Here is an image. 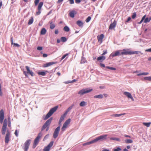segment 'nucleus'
Wrapping results in <instances>:
<instances>
[{
    "label": "nucleus",
    "instance_id": "obj_27",
    "mask_svg": "<svg viewBox=\"0 0 151 151\" xmlns=\"http://www.w3.org/2000/svg\"><path fill=\"white\" fill-rule=\"evenodd\" d=\"M47 31L45 28H43L41 30L40 34L42 35H44L45 34Z\"/></svg>",
    "mask_w": 151,
    "mask_h": 151
},
{
    "label": "nucleus",
    "instance_id": "obj_19",
    "mask_svg": "<svg viewBox=\"0 0 151 151\" xmlns=\"http://www.w3.org/2000/svg\"><path fill=\"white\" fill-rule=\"evenodd\" d=\"M66 115H65V114L64 113L63 115L61 116L59 122V124H60L62 122V121L64 120Z\"/></svg>",
    "mask_w": 151,
    "mask_h": 151
},
{
    "label": "nucleus",
    "instance_id": "obj_60",
    "mask_svg": "<svg viewBox=\"0 0 151 151\" xmlns=\"http://www.w3.org/2000/svg\"><path fill=\"white\" fill-rule=\"evenodd\" d=\"M77 81L76 80V79H74L72 81H71L70 82H69L68 83H73V82H76V81Z\"/></svg>",
    "mask_w": 151,
    "mask_h": 151
},
{
    "label": "nucleus",
    "instance_id": "obj_29",
    "mask_svg": "<svg viewBox=\"0 0 151 151\" xmlns=\"http://www.w3.org/2000/svg\"><path fill=\"white\" fill-rule=\"evenodd\" d=\"M33 22V17H31V19L29 20L28 22V24L30 25L32 24Z\"/></svg>",
    "mask_w": 151,
    "mask_h": 151
},
{
    "label": "nucleus",
    "instance_id": "obj_59",
    "mask_svg": "<svg viewBox=\"0 0 151 151\" xmlns=\"http://www.w3.org/2000/svg\"><path fill=\"white\" fill-rule=\"evenodd\" d=\"M47 55L45 53V54H43V57L44 58L46 57H47Z\"/></svg>",
    "mask_w": 151,
    "mask_h": 151
},
{
    "label": "nucleus",
    "instance_id": "obj_33",
    "mask_svg": "<svg viewBox=\"0 0 151 151\" xmlns=\"http://www.w3.org/2000/svg\"><path fill=\"white\" fill-rule=\"evenodd\" d=\"M50 28L51 29H53L55 27V25L52 23V22H51L50 23Z\"/></svg>",
    "mask_w": 151,
    "mask_h": 151
},
{
    "label": "nucleus",
    "instance_id": "obj_15",
    "mask_svg": "<svg viewBox=\"0 0 151 151\" xmlns=\"http://www.w3.org/2000/svg\"><path fill=\"white\" fill-rule=\"evenodd\" d=\"M124 94L126 95L127 97H128L129 98H130L132 101H134V99L133 97H132L131 94L127 92H124Z\"/></svg>",
    "mask_w": 151,
    "mask_h": 151
},
{
    "label": "nucleus",
    "instance_id": "obj_57",
    "mask_svg": "<svg viewBox=\"0 0 151 151\" xmlns=\"http://www.w3.org/2000/svg\"><path fill=\"white\" fill-rule=\"evenodd\" d=\"M145 51L147 52H151V48L150 49H147L145 50Z\"/></svg>",
    "mask_w": 151,
    "mask_h": 151
},
{
    "label": "nucleus",
    "instance_id": "obj_44",
    "mask_svg": "<svg viewBox=\"0 0 151 151\" xmlns=\"http://www.w3.org/2000/svg\"><path fill=\"white\" fill-rule=\"evenodd\" d=\"M3 95V93L1 91V85L0 83V96H2Z\"/></svg>",
    "mask_w": 151,
    "mask_h": 151
},
{
    "label": "nucleus",
    "instance_id": "obj_34",
    "mask_svg": "<svg viewBox=\"0 0 151 151\" xmlns=\"http://www.w3.org/2000/svg\"><path fill=\"white\" fill-rule=\"evenodd\" d=\"M37 73L39 75H41L43 76H45L46 75V73L44 72L39 71Z\"/></svg>",
    "mask_w": 151,
    "mask_h": 151
},
{
    "label": "nucleus",
    "instance_id": "obj_38",
    "mask_svg": "<svg viewBox=\"0 0 151 151\" xmlns=\"http://www.w3.org/2000/svg\"><path fill=\"white\" fill-rule=\"evenodd\" d=\"M61 40L63 42H65L67 41V38L64 37H62L61 38Z\"/></svg>",
    "mask_w": 151,
    "mask_h": 151
},
{
    "label": "nucleus",
    "instance_id": "obj_61",
    "mask_svg": "<svg viewBox=\"0 0 151 151\" xmlns=\"http://www.w3.org/2000/svg\"><path fill=\"white\" fill-rule=\"evenodd\" d=\"M146 17V15H145L144 16H143V17H142L141 20H142L143 21L145 19V18Z\"/></svg>",
    "mask_w": 151,
    "mask_h": 151
},
{
    "label": "nucleus",
    "instance_id": "obj_36",
    "mask_svg": "<svg viewBox=\"0 0 151 151\" xmlns=\"http://www.w3.org/2000/svg\"><path fill=\"white\" fill-rule=\"evenodd\" d=\"M86 104V102H85L84 101H83L81 102L80 104L79 105L81 106H85Z\"/></svg>",
    "mask_w": 151,
    "mask_h": 151
},
{
    "label": "nucleus",
    "instance_id": "obj_47",
    "mask_svg": "<svg viewBox=\"0 0 151 151\" xmlns=\"http://www.w3.org/2000/svg\"><path fill=\"white\" fill-rule=\"evenodd\" d=\"M136 15L137 14L136 13L134 12L132 16V18L133 19H134L136 17Z\"/></svg>",
    "mask_w": 151,
    "mask_h": 151
},
{
    "label": "nucleus",
    "instance_id": "obj_18",
    "mask_svg": "<svg viewBox=\"0 0 151 151\" xmlns=\"http://www.w3.org/2000/svg\"><path fill=\"white\" fill-rule=\"evenodd\" d=\"M57 63V62H50L49 63H47L44 65V66L45 67H47L53 64H56Z\"/></svg>",
    "mask_w": 151,
    "mask_h": 151
},
{
    "label": "nucleus",
    "instance_id": "obj_10",
    "mask_svg": "<svg viewBox=\"0 0 151 151\" xmlns=\"http://www.w3.org/2000/svg\"><path fill=\"white\" fill-rule=\"evenodd\" d=\"M123 51L121 53L122 55H131V51H130L129 49H124Z\"/></svg>",
    "mask_w": 151,
    "mask_h": 151
},
{
    "label": "nucleus",
    "instance_id": "obj_45",
    "mask_svg": "<svg viewBox=\"0 0 151 151\" xmlns=\"http://www.w3.org/2000/svg\"><path fill=\"white\" fill-rule=\"evenodd\" d=\"M91 17L90 16H89L88 17V18L86 20V22L88 23L89 22V21L91 20Z\"/></svg>",
    "mask_w": 151,
    "mask_h": 151
},
{
    "label": "nucleus",
    "instance_id": "obj_52",
    "mask_svg": "<svg viewBox=\"0 0 151 151\" xmlns=\"http://www.w3.org/2000/svg\"><path fill=\"white\" fill-rule=\"evenodd\" d=\"M38 11L36 12V14L37 15H39L41 13V10H38Z\"/></svg>",
    "mask_w": 151,
    "mask_h": 151
},
{
    "label": "nucleus",
    "instance_id": "obj_4",
    "mask_svg": "<svg viewBox=\"0 0 151 151\" xmlns=\"http://www.w3.org/2000/svg\"><path fill=\"white\" fill-rule=\"evenodd\" d=\"M25 68L27 70V72L25 71L23 72V73L25 76L27 77H28L27 74H29L32 76H34V74L32 71L30 70L29 67L28 66H26Z\"/></svg>",
    "mask_w": 151,
    "mask_h": 151
},
{
    "label": "nucleus",
    "instance_id": "obj_8",
    "mask_svg": "<svg viewBox=\"0 0 151 151\" xmlns=\"http://www.w3.org/2000/svg\"><path fill=\"white\" fill-rule=\"evenodd\" d=\"M70 119H67L64 123L63 127L61 128L62 131H64L65 130L66 128L67 127L68 125L70 124Z\"/></svg>",
    "mask_w": 151,
    "mask_h": 151
},
{
    "label": "nucleus",
    "instance_id": "obj_22",
    "mask_svg": "<svg viewBox=\"0 0 151 151\" xmlns=\"http://www.w3.org/2000/svg\"><path fill=\"white\" fill-rule=\"evenodd\" d=\"M76 13L75 11H72L69 13V16L72 18H73L74 17V15Z\"/></svg>",
    "mask_w": 151,
    "mask_h": 151
},
{
    "label": "nucleus",
    "instance_id": "obj_39",
    "mask_svg": "<svg viewBox=\"0 0 151 151\" xmlns=\"http://www.w3.org/2000/svg\"><path fill=\"white\" fill-rule=\"evenodd\" d=\"M93 143H94V142L93 140L90 142L83 144V145L85 146V145H90V144H91Z\"/></svg>",
    "mask_w": 151,
    "mask_h": 151
},
{
    "label": "nucleus",
    "instance_id": "obj_7",
    "mask_svg": "<svg viewBox=\"0 0 151 151\" xmlns=\"http://www.w3.org/2000/svg\"><path fill=\"white\" fill-rule=\"evenodd\" d=\"M107 136V135L106 134L101 135L93 140V142L94 143L99 140H101V141L103 140L106 139V137Z\"/></svg>",
    "mask_w": 151,
    "mask_h": 151
},
{
    "label": "nucleus",
    "instance_id": "obj_1",
    "mask_svg": "<svg viewBox=\"0 0 151 151\" xmlns=\"http://www.w3.org/2000/svg\"><path fill=\"white\" fill-rule=\"evenodd\" d=\"M58 108V106H56L55 107L52 108L46 114L45 117L44 118V119L45 120L48 119L51 116L53 113L55 112L57 109Z\"/></svg>",
    "mask_w": 151,
    "mask_h": 151
},
{
    "label": "nucleus",
    "instance_id": "obj_63",
    "mask_svg": "<svg viewBox=\"0 0 151 151\" xmlns=\"http://www.w3.org/2000/svg\"><path fill=\"white\" fill-rule=\"evenodd\" d=\"M2 4V2L0 0V9H1Z\"/></svg>",
    "mask_w": 151,
    "mask_h": 151
},
{
    "label": "nucleus",
    "instance_id": "obj_26",
    "mask_svg": "<svg viewBox=\"0 0 151 151\" xmlns=\"http://www.w3.org/2000/svg\"><path fill=\"white\" fill-rule=\"evenodd\" d=\"M43 4V3L42 2H41L39 3L37 7L38 10H41Z\"/></svg>",
    "mask_w": 151,
    "mask_h": 151
},
{
    "label": "nucleus",
    "instance_id": "obj_14",
    "mask_svg": "<svg viewBox=\"0 0 151 151\" xmlns=\"http://www.w3.org/2000/svg\"><path fill=\"white\" fill-rule=\"evenodd\" d=\"M104 36L103 34H101L100 35H98L97 36L98 41L100 43H101L103 42V39L104 38Z\"/></svg>",
    "mask_w": 151,
    "mask_h": 151
},
{
    "label": "nucleus",
    "instance_id": "obj_3",
    "mask_svg": "<svg viewBox=\"0 0 151 151\" xmlns=\"http://www.w3.org/2000/svg\"><path fill=\"white\" fill-rule=\"evenodd\" d=\"M92 89H89L88 88L83 89L80 90L78 92V94L81 95H83L85 93H87L91 91Z\"/></svg>",
    "mask_w": 151,
    "mask_h": 151
},
{
    "label": "nucleus",
    "instance_id": "obj_23",
    "mask_svg": "<svg viewBox=\"0 0 151 151\" xmlns=\"http://www.w3.org/2000/svg\"><path fill=\"white\" fill-rule=\"evenodd\" d=\"M77 24L80 27H82L83 25V23L80 20H78L76 22Z\"/></svg>",
    "mask_w": 151,
    "mask_h": 151
},
{
    "label": "nucleus",
    "instance_id": "obj_21",
    "mask_svg": "<svg viewBox=\"0 0 151 151\" xmlns=\"http://www.w3.org/2000/svg\"><path fill=\"white\" fill-rule=\"evenodd\" d=\"M106 58L104 56H99L97 58V60L98 61L100 62H102L103 60H105Z\"/></svg>",
    "mask_w": 151,
    "mask_h": 151
},
{
    "label": "nucleus",
    "instance_id": "obj_25",
    "mask_svg": "<svg viewBox=\"0 0 151 151\" xmlns=\"http://www.w3.org/2000/svg\"><path fill=\"white\" fill-rule=\"evenodd\" d=\"M142 124L143 125L146 126L147 127H150L151 124V122H143L142 123Z\"/></svg>",
    "mask_w": 151,
    "mask_h": 151
},
{
    "label": "nucleus",
    "instance_id": "obj_50",
    "mask_svg": "<svg viewBox=\"0 0 151 151\" xmlns=\"http://www.w3.org/2000/svg\"><path fill=\"white\" fill-rule=\"evenodd\" d=\"M68 55V54H66L63 55L61 58V60L65 58L67 55Z\"/></svg>",
    "mask_w": 151,
    "mask_h": 151
},
{
    "label": "nucleus",
    "instance_id": "obj_37",
    "mask_svg": "<svg viewBox=\"0 0 151 151\" xmlns=\"http://www.w3.org/2000/svg\"><path fill=\"white\" fill-rule=\"evenodd\" d=\"M148 74H149V73H148L145 72V73H140L138 74H137V76H142V75L145 76V75H148Z\"/></svg>",
    "mask_w": 151,
    "mask_h": 151
},
{
    "label": "nucleus",
    "instance_id": "obj_13",
    "mask_svg": "<svg viewBox=\"0 0 151 151\" xmlns=\"http://www.w3.org/2000/svg\"><path fill=\"white\" fill-rule=\"evenodd\" d=\"M4 119V113L3 109H1L0 111V122L2 124Z\"/></svg>",
    "mask_w": 151,
    "mask_h": 151
},
{
    "label": "nucleus",
    "instance_id": "obj_53",
    "mask_svg": "<svg viewBox=\"0 0 151 151\" xmlns=\"http://www.w3.org/2000/svg\"><path fill=\"white\" fill-rule=\"evenodd\" d=\"M69 1L70 4H73L74 3V0H69Z\"/></svg>",
    "mask_w": 151,
    "mask_h": 151
},
{
    "label": "nucleus",
    "instance_id": "obj_49",
    "mask_svg": "<svg viewBox=\"0 0 151 151\" xmlns=\"http://www.w3.org/2000/svg\"><path fill=\"white\" fill-rule=\"evenodd\" d=\"M18 132H19L17 130H16L14 134H15V136L17 137L18 136Z\"/></svg>",
    "mask_w": 151,
    "mask_h": 151
},
{
    "label": "nucleus",
    "instance_id": "obj_55",
    "mask_svg": "<svg viewBox=\"0 0 151 151\" xmlns=\"http://www.w3.org/2000/svg\"><path fill=\"white\" fill-rule=\"evenodd\" d=\"M13 45L14 46H15L17 47H19L20 46V45L17 43H14L13 44Z\"/></svg>",
    "mask_w": 151,
    "mask_h": 151
},
{
    "label": "nucleus",
    "instance_id": "obj_42",
    "mask_svg": "<svg viewBox=\"0 0 151 151\" xmlns=\"http://www.w3.org/2000/svg\"><path fill=\"white\" fill-rule=\"evenodd\" d=\"M110 139L111 140H115L117 141H120V139L119 138H115V137H111L110 138Z\"/></svg>",
    "mask_w": 151,
    "mask_h": 151
},
{
    "label": "nucleus",
    "instance_id": "obj_48",
    "mask_svg": "<svg viewBox=\"0 0 151 151\" xmlns=\"http://www.w3.org/2000/svg\"><path fill=\"white\" fill-rule=\"evenodd\" d=\"M40 0H35L34 1V3L35 4V5L36 6L38 4V3L39 2Z\"/></svg>",
    "mask_w": 151,
    "mask_h": 151
},
{
    "label": "nucleus",
    "instance_id": "obj_17",
    "mask_svg": "<svg viewBox=\"0 0 151 151\" xmlns=\"http://www.w3.org/2000/svg\"><path fill=\"white\" fill-rule=\"evenodd\" d=\"M120 50H117L114 53H112L111 54V56L114 57L116 56L121 55V53H120Z\"/></svg>",
    "mask_w": 151,
    "mask_h": 151
},
{
    "label": "nucleus",
    "instance_id": "obj_16",
    "mask_svg": "<svg viewBox=\"0 0 151 151\" xmlns=\"http://www.w3.org/2000/svg\"><path fill=\"white\" fill-rule=\"evenodd\" d=\"M116 21L115 20H114V21L113 23H111L110 24V25L109 27V29H113L114 28L116 27Z\"/></svg>",
    "mask_w": 151,
    "mask_h": 151
},
{
    "label": "nucleus",
    "instance_id": "obj_32",
    "mask_svg": "<svg viewBox=\"0 0 151 151\" xmlns=\"http://www.w3.org/2000/svg\"><path fill=\"white\" fill-rule=\"evenodd\" d=\"M63 30L66 32H68L70 30V29L67 26H65L63 28Z\"/></svg>",
    "mask_w": 151,
    "mask_h": 151
},
{
    "label": "nucleus",
    "instance_id": "obj_5",
    "mask_svg": "<svg viewBox=\"0 0 151 151\" xmlns=\"http://www.w3.org/2000/svg\"><path fill=\"white\" fill-rule=\"evenodd\" d=\"M52 119V118H50L45 122L42 128V131L44 130L46 128L49 126Z\"/></svg>",
    "mask_w": 151,
    "mask_h": 151
},
{
    "label": "nucleus",
    "instance_id": "obj_24",
    "mask_svg": "<svg viewBox=\"0 0 151 151\" xmlns=\"http://www.w3.org/2000/svg\"><path fill=\"white\" fill-rule=\"evenodd\" d=\"M73 106V105H72L71 106H70L66 110V111L65 112V115L67 114L69 112L72 108Z\"/></svg>",
    "mask_w": 151,
    "mask_h": 151
},
{
    "label": "nucleus",
    "instance_id": "obj_11",
    "mask_svg": "<svg viewBox=\"0 0 151 151\" xmlns=\"http://www.w3.org/2000/svg\"><path fill=\"white\" fill-rule=\"evenodd\" d=\"M53 144V142L52 141L47 146L45 147L43 149V151H50V149L51 147L52 146Z\"/></svg>",
    "mask_w": 151,
    "mask_h": 151
},
{
    "label": "nucleus",
    "instance_id": "obj_31",
    "mask_svg": "<svg viewBox=\"0 0 151 151\" xmlns=\"http://www.w3.org/2000/svg\"><path fill=\"white\" fill-rule=\"evenodd\" d=\"M123 114H111V115L110 116H113V117H119L120 116H121L123 115Z\"/></svg>",
    "mask_w": 151,
    "mask_h": 151
},
{
    "label": "nucleus",
    "instance_id": "obj_35",
    "mask_svg": "<svg viewBox=\"0 0 151 151\" xmlns=\"http://www.w3.org/2000/svg\"><path fill=\"white\" fill-rule=\"evenodd\" d=\"M103 95L101 94H100L98 95H96L94 96L95 98L102 99L103 98Z\"/></svg>",
    "mask_w": 151,
    "mask_h": 151
},
{
    "label": "nucleus",
    "instance_id": "obj_56",
    "mask_svg": "<svg viewBox=\"0 0 151 151\" xmlns=\"http://www.w3.org/2000/svg\"><path fill=\"white\" fill-rule=\"evenodd\" d=\"M55 34H58V29L55 30Z\"/></svg>",
    "mask_w": 151,
    "mask_h": 151
},
{
    "label": "nucleus",
    "instance_id": "obj_9",
    "mask_svg": "<svg viewBox=\"0 0 151 151\" xmlns=\"http://www.w3.org/2000/svg\"><path fill=\"white\" fill-rule=\"evenodd\" d=\"M10 132L9 130L6 131V133L5 138V142L6 144L9 143L10 138Z\"/></svg>",
    "mask_w": 151,
    "mask_h": 151
},
{
    "label": "nucleus",
    "instance_id": "obj_2",
    "mask_svg": "<svg viewBox=\"0 0 151 151\" xmlns=\"http://www.w3.org/2000/svg\"><path fill=\"white\" fill-rule=\"evenodd\" d=\"M42 133L40 132L38 134L37 136L35 139L32 147L33 148H35L37 145H38V143L39 142L40 139L42 137Z\"/></svg>",
    "mask_w": 151,
    "mask_h": 151
},
{
    "label": "nucleus",
    "instance_id": "obj_62",
    "mask_svg": "<svg viewBox=\"0 0 151 151\" xmlns=\"http://www.w3.org/2000/svg\"><path fill=\"white\" fill-rule=\"evenodd\" d=\"M146 17V15H145L144 16H143V17H142L141 20H142L143 21L145 19V18Z\"/></svg>",
    "mask_w": 151,
    "mask_h": 151
},
{
    "label": "nucleus",
    "instance_id": "obj_46",
    "mask_svg": "<svg viewBox=\"0 0 151 151\" xmlns=\"http://www.w3.org/2000/svg\"><path fill=\"white\" fill-rule=\"evenodd\" d=\"M7 120L6 119H5L4 121L3 125L7 126Z\"/></svg>",
    "mask_w": 151,
    "mask_h": 151
},
{
    "label": "nucleus",
    "instance_id": "obj_40",
    "mask_svg": "<svg viewBox=\"0 0 151 151\" xmlns=\"http://www.w3.org/2000/svg\"><path fill=\"white\" fill-rule=\"evenodd\" d=\"M144 80L148 81H151V76L145 77Z\"/></svg>",
    "mask_w": 151,
    "mask_h": 151
},
{
    "label": "nucleus",
    "instance_id": "obj_58",
    "mask_svg": "<svg viewBox=\"0 0 151 151\" xmlns=\"http://www.w3.org/2000/svg\"><path fill=\"white\" fill-rule=\"evenodd\" d=\"M100 66L101 67H105V65L103 63H101L100 64Z\"/></svg>",
    "mask_w": 151,
    "mask_h": 151
},
{
    "label": "nucleus",
    "instance_id": "obj_12",
    "mask_svg": "<svg viewBox=\"0 0 151 151\" xmlns=\"http://www.w3.org/2000/svg\"><path fill=\"white\" fill-rule=\"evenodd\" d=\"M60 130V126L58 127L55 130L53 135V137L54 138H56L58 136Z\"/></svg>",
    "mask_w": 151,
    "mask_h": 151
},
{
    "label": "nucleus",
    "instance_id": "obj_20",
    "mask_svg": "<svg viewBox=\"0 0 151 151\" xmlns=\"http://www.w3.org/2000/svg\"><path fill=\"white\" fill-rule=\"evenodd\" d=\"M6 126H6L3 125L1 131L2 134L3 135H4L5 133L6 129Z\"/></svg>",
    "mask_w": 151,
    "mask_h": 151
},
{
    "label": "nucleus",
    "instance_id": "obj_30",
    "mask_svg": "<svg viewBox=\"0 0 151 151\" xmlns=\"http://www.w3.org/2000/svg\"><path fill=\"white\" fill-rule=\"evenodd\" d=\"M151 20V17H150L149 18H146L144 21V22L145 23H146L147 22H149Z\"/></svg>",
    "mask_w": 151,
    "mask_h": 151
},
{
    "label": "nucleus",
    "instance_id": "obj_41",
    "mask_svg": "<svg viewBox=\"0 0 151 151\" xmlns=\"http://www.w3.org/2000/svg\"><path fill=\"white\" fill-rule=\"evenodd\" d=\"M139 53H141V52L139 51H131V55L138 54Z\"/></svg>",
    "mask_w": 151,
    "mask_h": 151
},
{
    "label": "nucleus",
    "instance_id": "obj_28",
    "mask_svg": "<svg viewBox=\"0 0 151 151\" xmlns=\"http://www.w3.org/2000/svg\"><path fill=\"white\" fill-rule=\"evenodd\" d=\"M125 142L127 144L131 143H132L133 141L130 139H125Z\"/></svg>",
    "mask_w": 151,
    "mask_h": 151
},
{
    "label": "nucleus",
    "instance_id": "obj_51",
    "mask_svg": "<svg viewBox=\"0 0 151 151\" xmlns=\"http://www.w3.org/2000/svg\"><path fill=\"white\" fill-rule=\"evenodd\" d=\"M37 49L39 50H42V47L38 46L37 47Z\"/></svg>",
    "mask_w": 151,
    "mask_h": 151
},
{
    "label": "nucleus",
    "instance_id": "obj_54",
    "mask_svg": "<svg viewBox=\"0 0 151 151\" xmlns=\"http://www.w3.org/2000/svg\"><path fill=\"white\" fill-rule=\"evenodd\" d=\"M82 0H75V1L76 3H79L81 2V1Z\"/></svg>",
    "mask_w": 151,
    "mask_h": 151
},
{
    "label": "nucleus",
    "instance_id": "obj_6",
    "mask_svg": "<svg viewBox=\"0 0 151 151\" xmlns=\"http://www.w3.org/2000/svg\"><path fill=\"white\" fill-rule=\"evenodd\" d=\"M31 140H27L24 143L23 146V149L24 151H27L30 144Z\"/></svg>",
    "mask_w": 151,
    "mask_h": 151
},
{
    "label": "nucleus",
    "instance_id": "obj_43",
    "mask_svg": "<svg viewBox=\"0 0 151 151\" xmlns=\"http://www.w3.org/2000/svg\"><path fill=\"white\" fill-rule=\"evenodd\" d=\"M121 149L119 147H118L114 149L113 150V151H121Z\"/></svg>",
    "mask_w": 151,
    "mask_h": 151
},
{
    "label": "nucleus",
    "instance_id": "obj_64",
    "mask_svg": "<svg viewBox=\"0 0 151 151\" xmlns=\"http://www.w3.org/2000/svg\"><path fill=\"white\" fill-rule=\"evenodd\" d=\"M131 19V18L130 17H129L127 19V20L126 21L127 22H128L129 21H130Z\"/></svg>",
    "mask_w": 151,
    "mask_h": 151
}]
</instances>
